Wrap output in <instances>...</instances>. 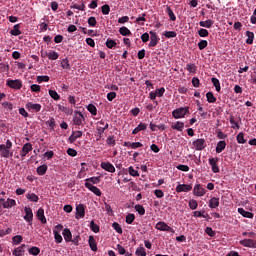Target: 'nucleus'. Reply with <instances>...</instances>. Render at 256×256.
Instances as JSON below:
<instances>
[{
  "instance_id": "1",
  "label": "nucleus",
  "mask_w": 256,
  "mask_h": 256,
  "mask_svg": "<svg viewBox=\"0 0 256 256\" xmlns=\"http://www.w3.org/2000/svg\"><path fill=\"white\" fill-rule=\"evenodd\" d=\"M13 142L11 140H7L6 144H0V155L4 157V159H9V157H13Z\"/></svg>"
},
{
  "instance_id": "2",
  "label": "nucleus",
  "mask_w": 256,
  "mask_h": 256,
  "mask_svg": "<svg viewBox=\"0 0 256 256\" xmlns=\"http://www.w3.org/2000/svg\"><path fill=\"white\" fill-rule=\"evenodd\" d=\"M189 113V107H181L173 110L172 116L174 119H183Z\"/></svg>"
},
{
  "instance_id": "3",
  "label": "nucleus",
  "mask_w": 256,
  "mask_h": 256,
  "mask_svg": "<svg viewBox=\"0 0 256 256\" xmlns=\"http://www.w3.org/2000/svg\"><path fill=\"white\" fill-rule=\"evenodd\" d=\"M61 231H63V226L61 224L56 225L53 229L56 243H63V236H61Z\"/></svg>"
},
{
  "instance_id": "4",
  "label": "nucleus",
  "mask_w": 256,
  "mask_h": 256,
  "mask_svg": "<svg viewBox=\"0 0 256 256\" xmlns=\"http://www.w3.org/2000/svg\"><path fill=\"white\" fill-rule=\"evenodd\" d=\"M64 240L66 241V243H74V245H79V242L77 240H73V234H71V230H69L68 228H65L62 232Z\"/></svg>"
},
{
  "instance_id": "5",
  "label": "nucleus",
  "mask_w": 256,
  "mask_h": 256,
  "mask_svg": "<svg viewBox=\"0 0 256 256\" xmlns=\"http://www.w3.org/2000/svg\"><path fill=\"white\" fill-rule=\"evenodd\" d=\"M155 229L158 231H166L167 233H175V230L165 222L156 223Z\"/></svg>"
},
{
  "instance_id": "6",
  "label": "nucleus",
  "mask_w": 256,
  "mask_h": 256,
  "mask_svg": "<svg viewBox=\"0 0 256 256\" xmlns=\"http://www.w3.org/2000/svg\"><path fill=\"white\" fill-rule=\"evenodd\" d=\"M83 121H85V116L80 111H75L73 116L74 125H83Z\"/></svg>"
},
{
  "instance_id": "7",
  "label": "nucleus",
  "mask_w": 256,
  "mask_h": 256,
  "mask_svg": "<svg viewBox=\"0 0 256 256\" xmlns=\"http://www.w3.org/2000/svg\"><path fill=\"white\" fill-rule=\"evenodd\" d=\"M6 85H8V87H10V89H17V90L21 89V87H23V83L19 79L7 80Z\"/></svg>"
},
{
  "instance_id": "8",
  "label": "nucleus",
  "mask_w": 256,
  "mask_h": 256,
  "mask_svg": "<svg viewBox=\"0 0 256 256\" xmlns=\"http://www.w3.org/2000/svg\"><path fill=\"white\" fill-rule=\"evenodd\" d=\"M205 193H207V191L205 190V188H203V186H201V184H196L194 186L193 195H195L196 197H203Z\"/></svg>"
},
{
  "instance_id": "9",
  "label": "nucleus",
  "mask_w": 256,
  "mask_h": 256,
  "mask_svg": "<svg viewBox=\"0 0 256 256\" xmlns=\"http://www.w3.org/2000/svg\"><path fill=\"white\" fill-rule=\"evenodd\" d=\"M83 217H85V205L78 204L76 206L75 219H83Z\"/></svg>"
},
{
  "instance_id": "10",
  "label": "nucleus",
  "mask_w": 256,
  "mask_h": 256,
  "mask_svg": "<svg viewBox=\"0 0 256 256\" xmlns=\"http://www.w3.org/2000/svg\"><path fill=\"white\" fill-rule=\"evenodd\" d=\"M25 215H24V220L29 223V225H32L33 223V210L29 207H25L24 209Z\"/></svg>"
},
{
  "instance_id": "11",
  "label": "nucleus",
  "mask_w": 256,
  "mask_h": 256,
  "mask_svg": "<svg viewBox=\"0 0 256 256\" xmlns=\"http://www.w3.org/2000/svg\"><path fill=\"white\" fill-rule=\"evenodd\" d=\"M193 146H194V149L196 151H203V149H205L206 145H205V139L203 138H200V139H197L193 142Z\"/></svg>"
},
{
  "instance_id": "12",
  "label": "nucleus",
  "mask_w": 256,
  "mask_h": 256,
  "mask_svg": "<svg viewBox=\"0 0 256 256\" xmlns=\"http://www.w3.org/2000/svg\"><path fill=\"white\" fill-rule=\"evenodd\" d=\"M191 189H193V186H191V184H179L176 187V192L177 193H189V191H191Z\"/></svg>"
},
{
  "instance_id": "13",
  "label": "nucleus",
  "mask_w": 256,
  "mask_h": 256,
  "mask_svg": "<svg viewBox=\"0 0 256 256\" xmlns=\"http://www.w3.org/2000/svg\"><path fill=\"white\" fill-rule=\"evenodd\" d=\"M84 185H85L86 189H88L89 191L94 193V195H96L97 197H101V190L99 188H97V186H93V184H91L89 182H85Z\"/></svg>"
},
{
  "instance_id": "14",
  "label": "nucleus",
  "mask_w": 256,
  "mask_h": 256,
  "mask_svg": "<svg viewBox=\"0 0 256 256\" xmlns=\"http://www.w3.org/2000/svg\"><path fill=\"white\" fill-rule=\"evenodd\" d=\"M101 169L107 171L108 173H115V166L111 164V162H101L100 164Z\"/></svg>"
},
{
  "instance_id": "15",
  "label": "nucleus",
  "mask_w": 256,
  "mask_h": 256,
  "mask_svg": "<svg viewBox=\"0 0 256 256\" xmlns=\"http://www.w3.org/2000/svg\"><path fill=\"white\" fill-rule=\"evenodd\" d=\"M29 151H33V145H31V143L24 144L20 151V156L22 158L27 157V154L29 153Z\"/></svg>"
},
{
  "instance_id": "16",
  "label": "nucleus",
  "mask_w": 256,
  "mask_h": 256,
  "mask_svg": "<svg viewBox=\"0 0 256 256\" xmlns=\"http://www.w3.org/2000/svg\"><path fill=\"white\" fill-rule=\"evenodd\" d=\"M2 205L4 209H11V207H15L17 205V202L15 199L8 198L7 200L3 199Z\"/></svg>"
},
{
  "instance_id": "17",
  "label": "nucleus",
  "mask_w": 256,
  "mask_h": 256,
  "mask_svg": "<svg viewBox=\"0 0 256 256\" xmlns=\"http://www.w3.org/2000/svg\"><path fill=\"white\" fill-rule=\"evenodd\" d=\"M217 163H219V158L209 159V165L211 166L213 173H219V166Z\"/></svg>"
},
{
  "instance_id": "18",
  "label": "nucleus",
  "mask_w": 256,
  "mask_h": 256,
  "mask_svg": "<svg viewBox=\"0 0 256 256\" xmlns=\"http://www.w3.org/2000/svg\"><path fill=\"white\" fill-rule=\"evenodd\" d=\"M26 109H28V111H35L36 113H39V111H41V104H35L33 102H28L26 104Z\"/></svg>"
},
{
  "instance_id": "19",
  "label": "nucleus",
  "mask_w": 256,
  "mask_h": 256,
  "mask_svg": "<svg viewBox=\"0 0 256 256\" xmlns=\"http://www.w3.org/2000/svg\"><path fill=\"white\" fill-rule=\"evenodd\" d=\"M80 137H83V132L82 131H74L69 136L68 140L70 143H75V141H77V139H79Z\"/></svg>"
},
{
  "instance_id": "20",
  "label": "nucleus",
  "mask_w": 256,
  "mask_h": 256,
  "mask_svg": "<svg viewBox=\"0 0 256 256\" xmlns=\"http://www.w3.org/2000/svg\"><path fill=\"white\" fill-rule=\"evenodd\" d=\"M36 217L41 223H47V218H45V210L43 208H39L36 214Z\"/></svg>"
},
{
  "instance_id": "21",
  "label": "nucleus",
  "mask_w": 256,
  "mask_h": 256,
  "mask_svg": "<svg viewBox=\"0 0 256 256\" xmlns=\"http://www.w3.org/2000/svg\"><path fill=\"white\" fill-rule=\"evenodd\" d=\"M238 213L242 215V217H245L246 219H253L254 217L253 212L246 211L243 208H238Z\"/></svg>"
},
{
  "instance_id": "22",
  "label": "nucleus",
  "mask_w": 256,
  "mask_h": 256,
  "mask_svg": "<svg viewBox=\"0 0 256 256\" xmlns=\"http://www.w3.org/2000/svg\"><path fill=\"white\" fill-rule=\"evenodd\" d=\"M23 253H25V244H22L21 246L15 248L12 252L13 256H23Z\"/></svg>"
},
{
  "instance_id": "23",
  "label": "nucleus",
  "mask_w": 256,
  "mask_h": 256,
  "mask_svg": "<svg viewBox=\"0 0 256 256\" xmlns=\"http://www.w3.org/2000/svg\"><path fill=\"white\" fill-rule=\"evenodd\" d=\"M240 245H242V247H249L251 249H253L254 247V243L255 241H253V239H244V240H240Z\"/></svg>"
},
{
  "instance_id": "24",
  "label": "nucleus",
  "mask_w": 256,
  "mask_h": 256,
  "mask_svg": "<svg viewBox=\"0 0 256 256\" xmlns=\"http://www.w3.org/2000/svg\"><path fill=\"white\" fill-rule=\"evenodd\" d=\"M226 147H227V142H225L224 140L219 141L216 145V153H223Z\"/></svg>"
},
{
  "instance_id": "25",
  "label": "nucleus",
  "mask_w": 256,
  "mask_h": 256,
  "mask_svg": "<svg viewBox=\"0 0 256 256\" xmlns=\"http://www.w3.org/2000/svg\"><path fill=\"white\" fill-rule=\"evenodd\" d=\"M88 243L91 251H97V241L95 240V237L89 236Z\"/></svg>"
},
{
  "instance_id": "26",
  "label": "nucleus",
  "mask_w": 256,
  "mask_h": 256,
  "mask_svg": "<svg viewBox=\"0 0 256 256\" xmlns=\"http://www.w3.org/2000/svg\"><path fill=\"white\" fill-rule=\"evenodd\" d=\"M209 207L210 209H217L219 207V198L212 197L209 201Z\"/></svg>"
},
{
  "instance_id": "27",
  "label": "nucleus",
  "mask_w": 256,
  "mask_h": 256,
  "mask_svg": "<svg viewBox=\"0 0 256 256\" xmlns=\"http://www.w3.org/2000/svg\"><path fill=\"white\" fill-rule=\"evenodd\" d=\"M147 129V124L140 123L136 128L133 129L132 134L137 135L140 131H145Z\"/></svg>"
},
{
  "instance_id": "28",
  "label": "nucleus",
  "mask_w": 256,
  "mask_h": 256,
  "mask_svg": "<svg viewBox=\"0 0 256 256\" xmlns=\"http://www.w3.org/2000/svg\"><path fill=\"white\" fill-rule=\"evenodd\" d=\"M171 129H174L175 131H183V129H185V123L177 121L171 126Z\"/></svg>"
},
{
  "instance_id": "29",
  "label": "nucleus",
  "mask_w": 256,
  "mask_h": 256,
  "mask_svg": "<svg viewBox=\"0 0 256 256\" xmlns=\"http://www.w3.org/2000/svg\"><path fill=\"white\" fill-rule=\"evenodd\" d=\"M200 27H205L206 29H211L213 27V20H205L199 22Z\"/></svg>"
},
{
  "instance_id": "30",
  "label": "nucleus",
  "mask_w": 256,
  "mask_h": 256,
  "mask_svg": "<svg viewBox=\"0 0 256 256\" xmlns=\"http://www.w3.org/2000/svg\"><path fill=\"white\" fill-rule=\"evenodd\" d=\"M26 198L32 203H37V201H39V196L35 193H27Z\"/></svg>"
},
{
  "instance_id": "31",
  "label": "nucleus",
  "mask_w": 256,
  "mask_h": 256,
  "mask_svg": "<svg viewBox=\"0 0 256 256\" xmlns=\"http://www.w3.org/2000/svg\"><path fill=\"white\" fill-rule=\"evenodd\" d=\"M246 36L248 37L246 40L247 45H253V39H255V34L251 31H246Z\"/></svg>"
},
{
  "instance_id": "32",
  "label": "nucleus",
  "mask_w": 256,
  "mask_h": 256,
  "mask_svg": "<svg viewBox=\"0 0 256 256\" xmlns=\"http://www.w3.org/2000/svg\"><path fill=\"white\" fill-rule=\"evenodd\" d=\"M21 27L19 24L14 25L13 29L10 31V34H12L14 37H17L21 35Z\"/></svg>"
},
{
  "instance_id": "33",
  "label": "nucleus",
  "mask_w": 256,
  "mask_h": 256,
  "mask_svg": "<svg viewBox=\"0 0 256 256\" xmlns=\"http://www.w3.org/2000/svg\"><path fill=\"white\" fill-rule=\"evenodd\" d=\"M119 33L120 35H122L123 37H127L129 35H131V30H129V28L123 26L119 29Z\"/></svg>"
},
{
  "instance_id": "34",
  "label": "nucleus",
  "mask_w": 256,
  "mask_h": 256,
  "mask_svg": "<svg viewBox=\"0 0 256 256\" xmlns=\"http://www.w3.org/2000/svg\"><path fill=\"white\" fill-rule=\"evenodd\" d=\"M23 242V236L21 235H16L12 238V245H21Z\"/></svg>"
},
{
  "instance_id": "35",
  "label": "nucleus",
  "mask_w": 256,
  "mask_h": 256,
  "mask_svg": "<svg viewBox=\"0 0 256 256\" xmlns=\"http://www.w3.org/2000/svg\"><path fill=\"white\" fill-rule=\"evenodd\" d=\"M211 82L213 83L216 91L219 93L221 91V83L219 82V79L213 77L211 78Z\"/></svg>"
},
{
  "instance_id": "36",
  "label": "nucleus",
  "mask_w": 256,
  "mask_h": 256,
  "mask_svg": "<svg viewBox=\"0 0 256 256\" xmlns=\"http://www.w3.org/2000/svg\"><path fill=\"white\" fill-rule=\"evenodd\" d=\"M47 57L50 59V61H57V59H59V53L56 51H51L47 54Z\"/></svg>"
},
{
  "instance_id": "37",
  "label": "nucleus",
  "mask_w": 256,
  "mask_h": 256,
  "mask_svg": "<svg viewBox=\"0 0 256 256\" xmlns=\"http://www.w3.org/2000/svg\"><path fill=\"white\" fill-rule=\"evenodd\" d=\"M61 67H62V69H66V71H69V69H71V65L69 64V59L64 58L61 61Z\"/></svg>"
},
{
  "instance_id": "38",
  "label": "nucleus",
  "mask_w": 256,
  "mask_h": 256,
  "mask_svg": "<svg viewBox=\"0 0 256 256\" xmlns=\"http://www.w3.org/2000/svg\"><path fill=\"white\" fill-rule=\"evenodd\" d=\"M28 253L29 255H34V256H37L39 255V253H41V249H39V247H31L29 250H28Z\"/></svg>"
},
{
  "instance_id": "39",
  "label": "nucleus",
  "mask_w": 256,
  "mask_h": 256,
  "mask_svg": "<svg viewBox=\"0 0 256 256\" xmlns=\"http://www.w3.org/2000/svg\"><path fill=\"white\" fill-rule=\"evenodd\" d=\"M100 181L99 177H90L86 179V183H90V185H97Z\"/></svg>"
},
{
  "instance_id": "40",
  "label": "nucleus",
  "mask_w": 256,
  "mask_h": 256,
  "mask_svg": "<svg viewBox=\"0 0 256 256\" xmlns=\"http://www.w3.org/2000/svg\"><path fill=\"white\" fill-rule=\"evenodd\" d=\"M49 95L54 99V101H59L61 99V96L55 90H49Z\"/></svg>"
},
{
  "instance_id": "41",
  "label": "nucleus",
  "mask_w": 256,
  "mask_h": 256,
  "mask_svg": "<svg viewBox=\"0 0 256 256\" xmlns=\"http://www.w3.org/2000/svg\"><path fill=\"white\" fill-rule=\"evenodd\" d=\"M59 111H62V113H65L66 115H71L73 113L72 109H69L63 105L58 106Z\"/></svg>"
},
{
  "instance_id": "42",
  "label": "nucleus",
  "mask_w": 256,
  "mask_h": 256,
  "mask_svg": "<svg viewBox=\"0 0 256 256\" xmlns=\"http://www.w3.org/2000/svg\"><path fill=\"white\" fill-rule=\"evenodd\" d=\"M38 175H45L47 173V165L43 164L37 168Z\"/></svg>"
},
{
  "instance_id": "43",
  "label": "nucleus",
  "mask_w": 256,
  "mask_h": 256,
  "mask_svg": "<svg viewBox=\"0 0 256 256\" xmlns=\"http://www.w3.org/2000/svg\"><path fill=\"white\" fill-rule=\"evenodd\" d=\"M206 99H207L208 103H215V101H217V98H215V95H213L212 92L206 93Z\"/></svg>"
},
{
  "instance_id": "44",
  "label": "nucleus",
  "mask_w": 256,
  "mask_h": 256,
  "mask_svg": "<svg viewBox=\"0 0 256 256\" xmlns=\"http://www.w3.org/2000/svg\"><path fill=\"white\" fill-rule=\"evenodd\" d=\"M157 43H159V38L157 36H150L149 47H156Z\"/></svg>"
},
{
  "instance_id": "45",
  "label": "nucleus",
  "mask_w": 256,
  "mask_h": 256,
  "mask_svg": "<svg viewBox=\"0 0 256 256\" xmlns=\"http://www.w3.org/2000/svg\"><path fill=\"white\" fill-rule=\"evenodd\" d=\"M135 211H137V213H139L140 215H145V207H143V205L141 204H137L134 207Z\"/></svg>"
},
{
  "instance_id": "46",
  "label": "nucleus",
  "mask_w": 256,
  "mask_h": 256,
  "mask_svg": "<svg viewBox=\"0 0 256 256\" xmlns=\"http://www.w3.org/2000/svg\"><path fill=\"white\" fill-rule=\"evenodd\" d=\"M128 173L131 175V177H139V171H137L133 166H130L128 168Z\"/></svg>"
},
{
  "instance_id": "47",
  "label": "nucleus",
  "mask_w": 256,
  "mask_h": 256,
  "mask_svg": "<svg viewBox=\"0 0 256 256\" xmlns=\"http://www.w3.org/2000/svg\"><path fill=\"white\" fill-rule=\"evenodd\" d=\"M106 47H108V49H113V47H117V42L115 40H112V39H107L106 40Z\"/></svg>"
},
{
  "instance_id": "48",
  "label": "nucleus",
  "mask_w": 256,
  "mask_h": 256,
  "mask_svg": "<svg viewBox=\"0 0 256 256\" xmlns=\"http://www.w3.org/2000/svg\"><path fill=\"white\" fill-rule=\"evenodd\" d=\"M101 11L103 15H109V13H111V7L109 4H105L101 7Z\"/></svg>"
},
{
  "instance_id": "49",
  "label": "nucleus",
  "mask_w": 256,
  "mask_h": 256,
  "mask_svg": "<svg viewBox=\"0 0 256 256\" xmlns=\"http://www.w3.org/2000/svg\"><path fill=\"white\" fill-rule=\"evenodd\" d=\"M164 37H166L167 39H173V38L177 37V32L166 31V32H164Z\"/></svg>"
},
{
  "instance_id": "50",
  "label": "nucleus",
  "mask_w": 256,
  "mask_h": 256,
  "mask_svg": "<svg viewBox=\"0 0 256 256\" xmlns=\"http://www.w3.org/2000/svg\"><path fill=\"white\" fill-rule=\"evenodd\" d=\"M112 228L114 229V231H116V233H119L121 235V233H123V228H121V225H119V223L114 222L112 224Z\"/></svg>"
},
{
  "instance_id": "51",
  "label": "nucleus",
  "mask_w": 256,
  "mask_h": 256,
  "mask_svg": "<svg viewBox=\"0 0 256 256\" xmlns=\"http://www.w3.org/2000/svg\"><path fill=\"white\" fill-rule=\"evenodd\" d=\"M167 13H168V16L170 17L171 21H177V17L175 16V13L169 6L167 7Z\"/></svg>"
},
{
  "instance_id": "52",
  "label": "nucleus",
  "mask_w": 256,
  "mask_h": 256,
  "mask_svg": "<svg viewBox=\"0 0 256 256\" xmlns=\"http://www.w3.org/2000/svg\"><path fill=\"white\" fill-rule=\"evenodd\" d=\"M87 110L89 111V113H91V115H97V107H95V105L89 104L87 106Z\"/></svg>"
},
{
  "instance_id": "53",
  "label": "nucleus",
  "mask_w": 256,
  "mask_h": 256,
  "mask_svg": "<svg viewBox=\"0 0 256 256\" xmlns=\"http://www.w3.org/2000/svg\"><path fill=\"white\" fill-rule=\"evenodd\" d=\"M90 229L93 233H99V225H97L93 220L90 222Z\"/></svg>"
},
{
  "instance_id": "54",
  "label": "nucleus",
  "mask_w": 256,
  "mask_h": 256,
  "mask_svg": "<svg viewBox=\"0 0 256 256\" xmlns=\"http://www.w3.org/2000/svg\"><path fill=\"white\" fill-rule=\"evenodd\" d=\"M194 217H203L204 219H207V217H209V214H206L205 211H195Z\"/></svg>"
},
{
  "instance_id": "55",
  "label": "nucleus",
  "mask_w": 256,
  "mask_h": 256,
  "mask_svg": "<svg viewBox=\"0 0 256 256\" xmlns=\"http://www.w3.org/2000/svg\"><path fill=\"white\" fill-rule=\"evenodd\" d=\"M137 256H147V252L145 251L144 247H139L136 249Z\"/></svg>"
},
{
  "instance_id": "56",
  "label": "nucleus",
  "mask_w": 256,
  "mask_h": 256,
  "mask_svg": "<svg viewBox=\"0 0 256 256\" xmlns=\"http://www.w3.org/2000/svg\"><path fill=\"white\" fill-rule=\"evenodd\" d=\"M189 207H190V209H192V211H195V209H197V207H199V204L196 202L195 199H191L189 201Z\"/></svg>"
},
{
  "instance_id": "57",
  "label": "nucleus",
  "mask_w": 256,
  "mask_h": 256,
  "mask_svg": "<svg viewBox=\"0 0 256 256\" xmlns=\"http://www.w3.org/2000/svg\"><path fill=\"white\" fill-rule=\"evenodd\" d=\"M236 139H237V143H240L241 145L245 144V134L239 133Z\"/></svg>"
},
{
  "instance_id": "58",
  "label": "nucleus",
  "mask_w": 256,
  "mask_h": 256,
  "mask_svg": "<svg viewBox=\"0 0 256 256\" xmlns=\"http://www.w3.org/2000/svg\"><path fill=\"white\" fill-rule=\"evenodd\" d=\"M199 37H209V31L207 29L201 28L198 31Z\"/></svg>"
},
{
  "instance_id": "59",
  "label": "nucleus",
  "mask_w": 256,
  "mask_h": 256,
  "mask_svg": "<svg viewBox=\"0 0 256 256\" xmlns=\"http://www.w3.org/2000/svg\"><path fill=\"white\" fill-rule=\"evenodd\" d=\"M133 221H135V214H128L126 216V223L128 225H131L133 223Z\"/></svg>"
},
{
  "instance_id": "60",
  "label": "nucleus",
  "mask_w": 256,
  "mask_h": 256,
  "mask_svg": "<svg viewBox=\"0 0 256 256\" xmlns=\"http://www.w3.org/2000/svg\"><path fill=\"white\" fill-rule=\"evenodd\" d=\"M186 69L189 73H195L197 66H195V64H187Z\"/></svg>"
},
{
  "instance_id": "61",
  "label": "nucleus",
  "mask_w": 256,
  "mask_h": 256,
  "mask_svg": "<svg viewBox=\"0 0 256 256\" xmlns=\"http://www.w3.org/2000/svg\"><path fill=\"white\" fill-rule=\"evenodd\" d=\"M207 45H209V43L207 42V40H201L198 43V48L200 49V51H203V49H205L207 47Z\"/></svg>"
},
{
  "instance_id": "62",
  "label": "nucleus",
  "mask_w": 256,
  "mask_h": 256,
  "mask_svg": "<svg viewBox=\"0 0 256 256\" xmlns=\"http://www.w3.org/2000/svg\"><path fill=\"white\" fill-rule=\"evenodd\" d=\"M88 25L89 27H95L97 25V19L91 16L90 18H88Z\"/></svg>"
},
{
  "instance_id": "63",
  "label": "nucleus",
  "mask_w": 256,
  "mask_h": 256,
  "mask_svg": "<svg viewBox=\"0 0 256 256\" xmlns=\"http://www.w3.org/2000/svg\"><path fill=\"white\" fill-rule=\"evenodd\" d=\"M49 81V76H38L37 82L38 83H47Z\"/></svg>"
},
{
  "instance_id": "64",
  "label": "nucleus",
  "mask_w": 256,
  "mask_h": 256,
  "mask_svg": "<svg viewBox=\"0 0 256 256\" xmlns=\"http://www.w3.org/2000/svg\"><path fill=\"white\" fill-rule=\"evenodd\" d=\"M155 93H156V97H163V95H165V89L161 87L160 89H156Z\"/></svg>"
}]
</instances>
